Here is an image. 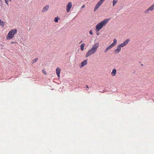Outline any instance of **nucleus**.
Here are the masks:
<instances>
[{
    "label": "nucleus",
    "mask_w": 154,
    "mask_h": 154,
    "mask_svg": "<svg viewBox=\"0 0 154 154\" xmlns=\"http://www.w3.org/2000/svg\"><path fill=\"white\" fill-rule=\"evenodd\" d=\"M99 45L98 42L94 44L92 48L89 50L86 54L85 57H88L92 54H93L97 51Z\"/></svg>",
    "instance_id": "nucleus-1"
},
{
    "label": "nucleus",
    "mask_w": 154,
    "mask_h": 154,
    "mask_svg": "<svg viewBox=\"0 0 154 154\" xmlns=\"http://www.w3.org/2000/svg\"><path fill=\"white\" fill-rule=\"evenodd\" d=\"M110 18H106L99 23L96 26V30L97 32L103 28L109 20Z\"/></svg>",
    "instance_id": "nucleus-2"
},
{
    "label": "nucleus",
    "mask_w": 154,
    "mask_h": 154,
    "mask_svg": "<svg viewBox=\"0 0 154 154\" xmlns=\"http://www.w3.org/2000/svg\"><path fill=\"white\" fill-rule=\"evenodd\" d=\"M17 30L14 29L10 30L8 33L6 39L7 40H9L12 39L14 38L15 35L17 33Z\"/></svg>",
    "instance_id": "nucleus-3"
},
{
    "label": "nucleus",
    "mask_w": 154,
    "mask_h": 154,
    "mask_svg": "<svg viewBox=\"0 0 154 154\" xmlns=\"http://www.w3.org/2000/svg\"><path fill=\"white\" fill-rule=\"evenodd\" d=\"M154 10V3L150 7H149L146 10L144 13L145 14H149V11H152Z\"/></svg>",
    "instance_id": "nucleus-4"
},
{
    "label": "nucleus",
    "mask_w": 154,
    "mask_h": 154,
    "mask_svg": "<svg viewBox=\"0 0 154 154\" xmlns=\"http://www.w3.org/2000/svg\"><path fill=\"white\" fill-rule=\"evenodd\" d=\"M130 40L129 39H127L125 40L123 43L120 44L119 45L121 47H123L125 46L128 43V42L130 41Z\"/></svg>",
    "instance_id": "nucleus-5"
},
{
    "label": "nucleus",
    "mask_w": 154,
    "mask_h": 154,
    "mask_svg": "<svg viewBox=\"0 0 154 154\" xmlns=\"http://www.w3.org/2000/svg\"><path fill=\"white\" fill-rule=\"evenodd\" d=\"M87 61L88 60H85L82 62L81 63V65L80 66V67H82L85 65L87 64Z\"/></svg>",
    "instance_id": "nucleus-6"
},
{
    "label": "nucleus",
    "mask_w": 154,
    "mask_h": 154,
    "mask_svg": "<svg viewBox=\"0 0 154 154\" xmlns=\"http://www.w3.org/2000/svg\"><path fill=\"white\" fill-rule=\"evenodd\" d=\"M49 8V6L48 5H46L45 7H44L42 10V12L43 13L45 12L48 11Z\"/></svg>",
    "instance_id": "nucleus-7"
},
{
    "label": "nucleus",
    "mask_w": 154,
    "mask_h": 154,
    "mask_svg": "<svg viewBox=\"0 0 154 154\" xmlns=\"http://www.w3.org/2000/svg\"><path fill=\"white\" fill-rule=\"evenodd\" d=\"M102 3H101V2H100V1H99L98 3L96 4L95 8H94V11H96L97 10V9L100 7V6L102 5Z\"/></svg>",
    "instance_id": "nucleus-8"
},
{
    "label": "nucleus",
    "mask_w": 154,
    "mask_h": 154,
    "mask_svg": "<svg viewBox=\"0 0 154 154\" xmlns=\"http://www.w3.org/2000/svg\"><path fill=\"white\" fill-rule=\"evenodd\" d=\"M56 74L58 77H60V73L61 72V69L59 67H57L56 70Z\"/></svg>",
    "instance_id": "nucleus-9"
},
{
    "label": "nucleus",
    "mask_w": 154,
    "mask_h": 154,
    "mask_svg": "<svg viewBox=\"0 0 154 154\" xmlns=\"http://www.w3.org/2000/svg\"><path fill=\"white\" fill-rule=\"evenodd\" d=\"M121 50V48L118 45L117 47V48L114 51V52L116 54L118 53H119Z\"/></svg>",
    "instance_id": "nucleus-10"
},
{
    "label": "nucleus",
    "mask_w": 154,
    "mask_h": 154,
    "mask_svg": "<svg viewBox=\"0 0 154 154\" xmlns=\"http://www.w3.org/2000/svg\"><path fill=\"white\" fill-rule=\"evenodd\" d=\"M113 47V46L111 44H110L105 50L104 52L106 53L109 50H110V49L112 48Z\"/></svg>",
    "instance_id": "nucleus-11"
},
{
    "label": "nucleus",
    "mask_w": 154,
    "mask_h": 154,
    "mask_svg": "<svg viewBox=\"0 0 154 154\" xmlns=\"http://www.w3.org/2000/svg\"><path fill=\"white\" fill-rule=\"evenodd\" d=\"M116 69H113L111 73V75L112 76H114L116 75Z\"/></svg>",
    "instance_id": "nucleus-12"
},
{
    "label": "nucleus",
    "mask_w": 154,
    "mask_h": 154,
    "mask_svg": "<svg viewBox=\"0 0 154 154\" xmlns=\"http://www.w3.org/2000/svg\"><path fill=\"white\" fill-rule=\"evenodd\" d=\"M72 7V4L71 2H69L68 3V12L70 11Z\"/></svg>",
    "instance_id": "nucleus-13"
},
{
    "label": "nucleus",
    "mask_w": 154,
    "mask_h": 154,
    "mask_svg": "<svg viewBox=\"0 0 154 154\" xmlns=\"http://www.w3.org/2000/svg\"><path fill=\"white\" fill-rule=\"evenodd\" d=\"M117 43V40L116 39L114 38L113 40V43L111 44L112 45L113 47L115 46Z\"/></svg>",
    "instance_id": "nucleus-14"
},
{
    "label": "nucleus",
    "mask_w": 154,
    "mask_h": 154,
    "mask_svg": "<svg viewBox=\"0 0 154 154\" xmlns=\"http://www.w3.org/2000/svg\"><path fill=\"white\" fill-rule=\"evenodd\" d=\"M85 45V44L84 43L81 44L80 46L81 49L82 51H83L84 50V47Z\"/></svg>",
    "instance_id": "nucleus-15"
},
{
    "label": "nucleus",
    "mask_w": 154,
    "mask_h": 154,
    "mask_svg": "<svg viewBox=\"0 0 154 154\" xmlns=\"http://www.w3.org/2000/svg\"><path fill=\"white\" fill-rule=\"evenodd\" d=\"M118 2L117 0H113L112 1V6L113 7L115 6L116 4Z\"/></svg>",
    "instance_id": "nucleus-16"
},
{
    "label": "nucleus",
    "mask_w": 154,
    "mask_h": 154,
    "mask_svg": "<svg viewBox=\"0 0 154 154\" xmlns=\"http://www.w3.org/2000/svg\"><path fill=\"white\" fill-rule=\"evenodd\" d=\"M0 25L2 26V27H4V25H5V23L2 21L0 19Z\"/></svg>",
    "instance_id": "nucleus-17"
},
{
    "label": "nucleus",
    "mask_w": 154,
    "mask_h": 154,
    "mask_svg": "<svg viewBox=\"0 0 154 154\" xmlns=\"http://www.w3.org/2000/svg\"><path fill=\"white\" fill-rule=\"evenodd\" d=\"M60 19V18L58 17H55L54 19V21L55 22H58V20Z\"/></svg>",
    "instance_id": "nucleus-18"
},
{
    "label": "nucleus",
    "mask_w": 154,
    "mask_h": 154,
    "mask_svg": "<svg viewBox=\"0 0 154 154\" xmlns=\"http://www.w3.org/2000/svg\"><path fill=\"white\" fill-rule=\"evenodd\" d=\"M42 73L45 75H46L47 74V73L45 69H42Z\"/></svg>",
    "instance_id": "nucleus-19"
},
{
    "label": "nucleus",
    "mask_w": 154,
    "mask_h": 154,
    "mask_svg": "<svg viewBox=\"0 0 154 154\" xmlns=\"http://www.w3.org/2000/svg\"><path fill=\"white\" fill-rule=\"evenodd\" d=\"M37 58H35V59L33 60H32V63H33L36 62L37 61Z\"/></svg>",
    "instance_id": "nucleus-20"
},
{
    "label": "nucleus",
    "mask_w": 154,
    "mask_h": 154,
    "mask_svg": "<svg viewBox=\"0 0 154 154\" xmlns=\"http://www.w3.org/2000/svg\"><path fill=\"white\" fill-rule=\"evenodd\" d=\"M5 2L7 5H8V2L7 0H5Z\"/></svg>",
    "instance_id": "nucleus-21"
},
{
    "label": "nucleus",
    "mask_w": 154,
    "mask_h": 154,
    "mask_svg": "<svg viewBox=\"0 0 154 154\" xmlns=\"http://www.w3.org/2000/svg\"><path fill=\"white\" fill-rule=\"evenodd\" d=\"M90 34L92 35H93V32L91 30L89 32Z\"/></svg>",
    "instance_id": "nucleus-22"
},
{
    "label": "nucleus",
    "mask_w": 154,
    "mask_h": 154,
    "mask_svg": "<svg viewBox=\"0 0 154 154\" xmlns=\"http://www.w3.org/2000/svg\"><path fill=\"white\" fill-rule=\"evenodd\" d=\"M17 43V42H11V44H13V43Z\"/></svg>",
    "instance_id": "nucleus-23"
},
{
    "label": "nucleus",
    "mask_w": 154,
    "mask_h": 154,
    "mask_svg": "<svg viewBox=\"0 0 154 154\" xmlns=\"http://www.w3.org/2000/svg\"><path fill=\"white\" fill-rule=\"evenodd\" d=\"M105 0H100L99 1L101 2V3H103V2L105 1Z\"/></svg>",
    "instance_id": "nucleus-24"
},
{
    "label": "nucleus",
    "mask_w": 154,
    "mask_h": 154,
    "mask_svg": "<svg viewBox=\"0 0 154 154\" xmlns=\"http://www.w3.org/2000/svg\"><path fill=\"white\" fill-rule=\"evenodd\" d=\"M85 5H83V6H82V8H85Z\"/></svg>",
    "instance_id": "nucleus-25"
},
{
    "label": "nucleus",
    "mask_w": 154,
    "mask_h": 154,
    "mask_svg": "<svg viewBox=\"0 0 154 154\" xmlns=\"http://www.w3.org/2000/svg\"><path fill=\"white\" fill-rule=\"evenodd\" d=\"M86 87L87 88H88V89L89 88V87L88 85H86Z\"/></svg>",
    "instance_id": "nucleus-26"
},
{
    "label": "nucleus",
    "mask_w": 154,
    "mask_h": 154,
    "mask_svg": "<svg viewBox=\"0 0 154 154\" xmlns=\"http://www.w3.org/2000/svg\"><path fill=\"white\" fill-rule=\"evenodd\" d=\"M66 10L67 11V5L66 6Z\"/></svg>",
    "instance_id": "nucleus-27"
},
{
    "label": "nucleus",
    "mask_w": 154,
    "mask_h": 154,
    "mask_svg": "<svg viewBox=\"0 0 154 154\" xmlns=\"http://www.w3.org/2000/svg\"><path fill=\"white\" fill-rule=\"evenodd\" d=\"M97 35H99V33H97Z\"/></svg>",
    "instance_id": "nucleus-28"
}]
</instances>
